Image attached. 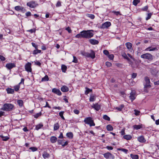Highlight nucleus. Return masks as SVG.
Returning <instances> with one entry per match:
<instances>
[{"mask_svg":"<svg viewBox=\"0 0 159 159\" xmlns=\"http://www.w3.org/2000/svg\"><path fill=\"white\" fill-rule=\"evenodd\" d=\"M91 31H93L92 30H83L80 33L76 34L75 37L77 38H84L89 39L93 37L94 34Z\"/></svg>","mask_w":159,"mask_h":159,"instance_id":"obj_1","label":"nucleus"},{"mask_svg":"<svg viewBox=\"0 0 159 159\" xmlns=\"http://www.w3.org/2000/svg\"><path fill=\"white\" fill-rule=\"evenodd\" d=\"M14 105L11 103H5L3 105L1 110L5 111H11L14 110Z\"/></svg>","mask_w":159,"mask_h":159,"instance_id":"obj_2","label":"nucleus"},{"mask_svg":"<svg viewBox=\"0 0 159 159\" xmlns=\"http://www.w3.org/2000/svg\"><path fill=\"white\" fill-rule=\"evenodd\" d=\"M81 54L86 57H90L92 59H93L95 57V52L93 50H91L90 53L82 51Z\"/></svg>","mask_w":159,"mask_h":159,"instance_id":"obj_3","label":"nucleus"},{"mask_svg":"<svg viewBox=\"0 0 159 159\" xmlns=\"http://www.w3.org/2000/svg\"><path fill=\"white\" fill-rule=\"evenodd\" d=\"M140 57L141 58L147 59L149 61H151L153 59V56L149 53H147L141 55Z\"/></svg>","mask_w":159,"mask_h":159,"instance_id":"obj_4","label":"nucleus"},{"mask_svg":"<svg viewBox=\"0 0 159 159\" xmlns=\"http://www.w3.org/2000/svg\"><path fill=\"white\" fill-rule=\"evenodd\" d=\"M84 121L85 124L89 125L90 127L95 125L93 120L91 117H89L85 118L84 120Z\"/></svg>","mask_w":159,"mask_h":159,"instance_id":"obj_5","label":"nucleus"},{"mask_svg":"<svg viewBox=\"0 0 159 159\" xmlns=\"http://www.w3.org/2000/svg\"><path fill=\"white\" fill-rule=\"evenodd\" d=\"M26 5L28 6L30 8H34L38 5V4L35 1H31L28 2L27 3Z\"/></svg>","mask_w":159,"mask_h":159,"instance_id":"obj_6","label":"nucleus"},{"mask_svg":"<svg viewBox=\"0 0 159 159\" xmlns=\"http://www.w3.org/2000/svg\"><path fill=\"white\" fill-rule=\"evenodd\" d=\"M31 65V64L29 62H28L25 64V70L26 71L30 72L32 71Z\"/></svg>","mask_w":159,"mask_h":159,"instance_id":"obj_7","label":"nucleus"},{"mask_svg":"<svg viewBox=\"0 0 159 159\" xmlns=\"http://www.w3.org/2000/svg\"><path fill=\"white\" fill-rule=\"evenodd\" d=\"M111 25L110 22L107 21L103 23L101 26V28L105 29L109 27Z\"/></svg>","mask_w":159,"mask_h":159,"instance_id":"obj_8","label":"nucleus"},{"mask_svg":"<svg viewBox=\"0 0 159 159\" xmlns=\"http://www.w3.org/2000/svg\"><path fill=\"white\" fill-rule=\"evenodd\" d=\"M16 66V65L14 63H7L6 65V67L10 70Z\"/></svg>","mask_w":159,"mask_h":159,"instance_id":"obj_9","label":"nucleus"},{"mask_svg":"<svg viewBox=\"0 0 159 159\" xmlns=\"http://www.w3.org/2000/svg\"><path fill=\"white\" fill-rule=\"evenodd\" d=\"M144 80L146 83V84L144 85L145 87H151V85L150 84V81L148 78L147 77H146L145 78Z\"/></svg>","mask_w":159,"mask_h":159,"instance_id":"obj_10","label":"nucleus"},{"mask_svg":"<svg viewBox=\"0 0 159 159\" xmlns=\"http://www.w3.org/2000/svg\"><path fill=\"white\" fill-rule=\"evenodd\" d=\"M136 93L135 92L132 91L130 94L129 98L131 101H133L135 98Z\"/></svg>","mask_w":159,"mask_h":159,"instance_id":"obj_11","label":"nucleus"},{"mask_svg":"<svg viewBox=\"0 0 159 159\" xmlns=\"http://www.w3.org/2000/svg\"><path fill=\"white\" fill-rule=\"evenodd\" d=\"M52 92L59 96L61 94V93L60 90L59 89L56 88L53 89L52 90Z\"/></svg>","mask_w":159,"mask_h":159,"instance_id":"obj_12","label":"nucleus"},{"mask_svg":"<svg viewBox=\"0 0 159 159\" xmlns=\"http://www.w3.org/2000/svg\"><path fill=\"white\" fill-rule=\"evenodd\" d=\"M92 107L94 108L96 111H98L101 109V106L98 103L93 104L92 106Z\"/></svg>","mask_w":159,"mask_h":159,"instance_id":"obj_13","label":"nucleus"},{"mask_svg":"<svg viewBox=\"0 0 159 159\" xmlns=\"http://www.w3.org/2000/svg\"><path fill=\"white\" fill-rule=\"evenodd\" d=\"M138 141L140 143H145L146 141L144 136L143 135L139 136L138 138Z\"/></svg>","mask_w":159,"mask_h":159,"instance_id":"obj_14","label":"nucleus"},{"mask_svg":"<svg viewBox=\"0 0 159 159\" xmlns=\"http://www.w3.org/2000/svg\"><path fill=\"white\" fill-rule=\"evenodd\" d=\"M15 9L17 11H25V9L23 7H20L19 6H16L15 7Z\"/></svg>","mask_w":159,"mask_h":159,"instance_id":"obj_15","label":"nucleus"},{"mask_svg":"<svg viewBox=\"0 0 159 159\" xmlns=\"http://www.w3.org/2000/svg\"><path fill=\"white\" fill-rule=\"evenodd\" d=\"M89 42L91 44L93 45L97 44L99 43L98 41L97 40L93 39H90L89 40Z\"/></svg>","mask_w":159,"mask_h":159,"instance_id":"obj_16","label":"nucleus"},{"mask_svg":"<svg viewBox=\"0 0 159 159\" xmlns=\"http://www.w3.org/2000/svg\"><path fill=\"white\" fill-rule=\"evenodd\" d=\"M50 141L51 143H54L57 141V138L55 136H52L50 138Z\"/></svg>","mask_w":159,"mask_h":159,"instance_id":"obj_17","label":"nucleus"},{"mask_svg":"<svg viewBox=\"0 0 159 159\" xmlns=\"http://www.w3.org/2000/svg\"><path fill=\"white\" fill-rule=\"evenodd\" d=\"M61 90L63 92H66L69 91V88L66 86H63L61 87Z\"/></svg>","mask_w":159,"mask_h":159,"instance_id":"obj_18","label":"nucleus"},{"mask_svg":"<svg viewBox=\"0 0 159 159\" xmlns=\"http://www.w3.org/2000/svg\"><path fill=\"white\" fill-rule=\"evenodd\" d=\"M158 50L157 47H154V48H147L145 50V51H157Z\"/></svg>","mask_w":159,"mask_h":159,"instance_id":"obj_19","label":"nucleus"},{"mask_svg":"<svg viewBox=\"0 0 159 159\" xmlns=\"http://www.w3.org/2000/svg\"><path fill=\"white\" fill-rule=\"evenodd\" d=\"M125 45L128 49L130 50L132 47V44L130 42H127L125 43Z\"/></svg>","mask_w":159,"mask_h":159,"instance_id":"obj_20","label":"nucleus"},{"mask_svg":"<svg viewBox=\"0 0 159 159\" xmlns=\"http://www.w3.org/2000/svg\"><path fill=\"white\" fill-rule=\"evenodd\" d=\"M6 90L7 93L13 94L14 92V90L13 89L10 88H7Z\"/></svg>","mask_w":159,"mask_h":159,"instance_id":"obj_21","label":"nucleus"},{"mask_svg":"<svg viewBox=\"0 0 159 159\" xmlns=\"http://www.w3.org/2000/svg\"><path fill=\"white\" fill-rule=\"evenodd\" d=\"M42 156L43 158L45 159L48 158L50 156V155L47 152H44L42 155Z\"/></svg>","mask_w":159,"mask_h":159,"instance_id":"obj_22","label":"nucleus"},{"mask_svg":"<svg viewBox=\"0 0 159 159\" xmlns=\"http://www.w3.org/2000/svg\"><path fill=\"white\" fill-rule=\"evenodd\" d=\"M43 126V124L41 123L39 124L36 125L35 126V129L36 130H38L40 128H41Z\"/></svg>","mask_w":159,"mask_h":159,"instance_id":"obj_23","label":"nucleus"},{"mask_svg":"<svg viewBox=\"0 0 159 159\" xmlns=\"http://www.w3.org/2000/svg\"><path fill=\"white\" fill-rule=\"evenodd\" d=\"M17 103L20 107H22L23 105V102L21 100H18L17 101Z\"/></svg>","mask_w":159,"mask_h":159,"instance_id":"obj_24","label":"nucleus"},{"mask_svg":"<svg viewBox=\"0 0 159 159\" xmlns=\"http://www.w3.org/2000/svg\"><path fill=\"white\" fill-rule=\"evenodd\" d=\"M60 127V125L58 123H57L54 125V130H56L58 129Z\"/></svg>","mask_w":159,"mask_h":159,"instance_id":"obj_25","label":"nucleus"},{"mask_svg":"<svg viewBox=\"0 0 159 159\" xmlns=\"http://www.w3.org/2000/svg\"><path fill=\"white\" fill-rule=\"evenodd\" d=\"M0 137L2 138V139L3 141H7L9 139V138L8 137L4 136L3 135H1L0 136Z\"/></svg>","mask_w":159,"mask_h":159,"instance_id":"obj_26","label":"nucleus"},{"mask_svg":"<svg viewBox=\"0 0 159 159\" xmlns=\"http://www.w3.org/2000/svg\"><path fill=\"white\" fill-rule=\"evenodd\" d=\"M123 138L124 139L127 140H129L132 138V137L131 135H125L123 136Z\"/></svg>","mask_w":159,"mask_h":159,"instance_id":"obj_27","label":"nucleus"},{"mask_svg":"<svg viewBox=\"0 0 159 159\" xmlns=\"http://www.w3.org/2000/svg\"><path fill=\"white\" fill-rule=\"evenodd\" d=\"M133 127L134 129H140L141 128H142V125H135L133 126Z\"/></svg>","mask_w":159,"mask_h":159,"instance_id":"obj_28","label":"nucleus"},{"mask_svg":"<svg viewBox=\"0 0 159 159\" xmlns=\"http://www.w3.org/2000/svg\"><path fill=\"white\" fill-rule=\"evenodd\" d=\"M157 73V71L155 69H153L152 70L151 73L152 75L154 76H156Z\"/></svg>","mask_w":159,"mask_h":159,"instance_id":"obj_29","label":"nucleus"},{"mask_svg":"<svg viewBox=\"0 0 159 159\" xmlns=\"http://www.w3.org/2000/svg\"><path fill=\"white\" fill-rule=\"evenodd\" d=\"M67 67L64 65H62L61 66V69L63 72H65L66 70Z\"/></svg>","mask_w":159,"mask_h":159,"instance_id":"obj_30","label":"nucleus"},{"mask_svg":"<svg viewBox=\"0 0 159 159\" xmlns=\"http://www.w3.org/2000/svg\"><path fill=\"white\" fill-rule=\"evenodd\" d=\"M49 80V78L47 75H46L44 77L42 78L41 81L42 82L48 81Z\"/></svg>","mask_w":159,"mask_h":159,"instance_id":"obj_31","label":"nucleus"},{"mask_svg":"<svg viewBox=\"0 0 159 159\" xmlns=\"http://www.w3.org/2000/svg\"><path fill=\"white\" fill-rule=\"evenodd\" d=\"M66 135L68 138L70 139H72L73 137V134L71 132L67 133L66 134Z\"/></svg>","mask_w":159,"mask_h":159,"instance_id":"obj_32","label":"nucleus"},{"mask_svg":"<svg viewBox=\"0 0 159 159\" xmlns=\"http://www.w3.org/2000/svg\"><path fill=\"white\" fill-rule=\"evenodd\" d=\"M130 157L133 159H138L139 156L137 155L130 154Z\"/></svg>","mask_w":159,"mask_h":159,"instance_id":"obj_33","label":"nucleus"},{"mask_svg":"<svg viewBox=\"0 0 159 159\" xmlns=\"http://www.w3.org/2000/svg\"><path fill=\"white\" fill-rule=\"evenodd\" d=\"M117 150L118 151H122L125 152V153L127 154L128 152V150L127 149H124V148H118L117 149Z\"/></svg>","mask_w":159,"mask_h":159,"instance_id":"obj_34","label":"nucleus"},{"mask_svg":"<svg viewBox=\"0 0 159 159\" xmlns=\"http://www.w3.org/2000/svg\"><path fill=\"white\" fill-rule=\"evenodd\" d=\"M41 52V50L37 49L34 50L33 52V54H37L38 53H40Z\"/></svg>","mask_w":159,"mask_h":159,"instance_id":"obj_35","label":"nucleus"},{"mask_svg":"<svg viewBox=\"0 0 159 159\" xmlns=\"http://www.w3.org/2000/svg\"><path fill=\"white\" fill-rule=\"evenodd\" d=\"M42 115V113L41 112H40L38 113H36L35 115H33V116L35 118H37L38 117Z\"/></svg>","mask_w":159,"mask_h":159,"instance_id":"obj_36","label":"nucleus"},{"mask_svg":"<svg viewBox=\"0 0 159 159\" xmlns=\"http://www.w3.org/2000/svg\"><path fill=\"white\" fill-rule=\"evenodd\" d=\"M107 129L108 131H111L113 130L112 127L110 125H108L107 126Z\"/></svg>","mask_w":159,"mask_h":159,"instance_id":"obj_37","label":"nucleus"},{"mask_svg":"<svg viewBox=\"0 0 159 159\" xmlns=\"http://www.w3.org/2000/svg\"><path fill=\"white\" fill-rule=\"evenodd\" d=\"M140 2V0H134L133 3L134 6H136Z\"/></svg>","mask_w":159,"mask_h":159,"instance_id":"obj_38","label":"nucleus"},{"mask_svg":"<svg viewBox=\"0 0 159 159\" xmlns=\"http://www.w3.org/2000/svg\"><path fill=\"white\" fill-rule=\"evenodd\" d=\"M103 118L104 119L107 120L108 121H110V117L109 116H108L107 115H106L103 116Z\"/></svg>","mask_w":159,"mask_h":159,"instance_id":"obj_39","label":"nucleus"},{"mask_svg":"<svg viewBox=\"0 0 159 159\" xmlns=\"http://www.w3.org/2000/svg\"><path fill=\"white\" fill-rule=\"evenodd\" d=\"M110 155V153L107 152V153H104L103 154V156L105 158L107 159V158H109Z\"/></svg>","mask_w":159,"mask_h":159,"instance_id":"obj_40","label":"nucleus"},{"mask_svg":"<svg viewBox=\"0 0 159 159\" xmlns=\"http://www.w3.org/2000/svg\"><path fill=\"white\" fill-rule=\"evenodd\" d=\"M95 98L93 95L91 96L90 97L89 101L90 102H93L95 100Z\"/></svg>","mask_w":159,"mask_h":159,"instance_id":"obj_41","label":"nucleus"},{"mask_svg":"<svg viewBox=\"0 0 159 159\" xmlns=\"http://www.w3.org/2000/svg\"><path fill=\"white\" fill-rule=\"evenodd\" d=\"M64 111H61L60 112L59 114V115L60 116V117H61V118L63 119V120H65V118L63 116V114L64 113Z\"/></svg>","mask_w":159,"mask_h":159,"instance_id":"obj_42","label":"nucleus"},{"mask_svg":"<svg viewBox=\"0 0 159 159\" xmlns=\"http://www.w3.org/2000/svg\"><path fill=\"white\" fill-rule=\"evenodd\" d=\"M122 56L125 59H126L127 60L128 59H129V58L127 56V54H126V53H123L122 55Z\"/></svg>","mask_w":159,"mask_h":159,"instance_id":"obj_43","label":"nucleus"},{"mask_svg":"<svg viewBox=\"0 0 159 159\" xmlns=\"http://www.w3.org/2000/svg\"><path fill=\"white\" fill-rule=\"evenodd\" d=\"M92 91V90L91 89H90L88 88H86V90L85 92V94L86 95H87L89 93L91 92Z\"/></svg>","mask_w":159,"mask_h":159,"instance_id":"obj_44","label":"nucleus"},{"mask_svg":"<svg viewBox=\"0 0 159 159\" xmlns=\"http://www.w3.org/2000/svg\"><path fill=\"white\" fill-rule=\"evenodd\" d=\"M152 15V14L151 13H148L147 15V16L146 17V20H148L149 19L151 18Z\"/></svg>","mask_w":159,"mask_h":159,"instance_id":"obj_45","label":"nucleus"},{"mask_svg":"<svg viewBox=\"0 0 159 159\" xmlns=\"http://www.w3.org/2000/svg\"><path fill=\"white\" fill-rule=\"evenodd\" d=\"M87 16L92 19H94L95 18L94 15L93 14H88Z\"/></svg>","mask_w":159,"mask_h":159,"instance_id":"obj_46","label":"nucleus"},{"mask_svg":"<svg viewBox=\"0 0 159 159\" xmlns=\"http://www.w3.org/2000/svg\"><path fill=\"white\" fill-rule=\"evenodd\" d=\"M124 105L123 104L121 105L120 107H117L116 109L119 111H121L122 109L124 107Z\"/></svg>","mask_w":159,"mask_h":159,"instance_id":"obj_47","label":"nucleus"},{"mask_svg":"<svg viewBox=\"0 0 159 159\" xmlns=\"http://www.w3.org/2000/svg\"><path fill=\"white\" fill-rule=\"evenodd\" d=\"M29 149L31 150L33 152H35L37 150V148L34 147H31L29 148Z\"/></svg>","mask_w":159,"mask_h":159,"instance_id":"obj_48","label":"nucleus"},{"mask_svg":"<svg viewBox=\"0 0 159 159\" xmlns=\"http://www.w3.org/2000/svg\"><path fill=\"white\" fill-rule=\"evenodd\" d=\"M73 60L72 61V62L75 63H77L78 62V60L76 57H75V56H73Z\"/></svg>","mask_w":159,"mask_h":159,"instance_id":"obj_49","label":"nucleus"},{"mask_svg":"<svg viewBox=\"0 0 159 159\" xmlns=\"http://www.w3.org/2000/svg\"><path fill=\"white\" fill-rule=\"evenodd\" d=\"M61 6V3L60 1H58L56 5V7H60Z\"/></svg>","mask_w":159,"mask_h":159,"instance_id":"obj_50","label":"nucleus"},{"mask_svg":"<svg viewBox=\"0 0 159 159\" xmlns=\"http://www.w3.org/2000/svg\"><path fill=\"white\" fill-rule=\"evenodd\" d=\"M108 57L109 58V59H110L111 60H113L114 58V55L113 54H110V55H108Z\"/></svg>","mask_w":159,"mask_h":159,"instance_id":"obj_51","label":"nucleus"},{"mask_svg":"<svg viewBox=\"0 0 159 159\" xmlns=\"http://www.w3.org/2000/svg\"><path fill=\"white\" fill-rule=\"evenodd\" d=\"M134 114L136 116H138L139 115L140 111H139L137 110H134Z\"/></svg>","mask_w":159,"mask_h":159,"instance_id":"obj_52","label":"nucleus"},{"mask_svg":"<svg viewBox=\"0 0 159 159\" xmlns=\"http://www.w3.org/2000/svg\"><path fill=\"white\" fill-rule=\"evenodd\" d=\"M66 30L69 33H70L72 32V30L69 27H67L66 28Z\"/></svg>","mask_w":159,"mask_h":159,"instance_id":"obj_53","label":"nucleus"},{"mask_svg":"<svg viewBox=\"0 0 159 159\" xmlns=\"http://www.w3.org/2000/svg\"><path fill=\"white\" fill-rule=\"evenodd\" d=\"M31 44L32 45V46L34 47V48H35V49H37L38 48V45H36L35 43H31Z\"/></svg>","mask_w":159,"mask_h":159,"instance_id":"obj_54","label":"nucleus"},{"mask_svg":"<svg viewBox=\"0 0 159 159\" xmlns=\"http://www.w3.org/2000/svg\"><path fill=\"white\" fill-rule=\"evenodd\" d=\"M103 53L106 55L108 56L109 54V52L108 51L106 50H104L103 51Z\"/></svg>","mask_w":159,"mask_h":159,"instance_id":"obj_55","label":"nucleus"},{"mask_svg":"<svg viewBox=\"0 0 159 159\" xmlns=\"http://www.w3.org/2000/svg\"><path fill=\"white\" fill-rule=\"evenodd\" d=\"M106 65L107 67L111 66V65H112L111 63L110 62H108V61L107 62H106Z\"/></svg>","mask_w":159,"mask_h":159,"instance_id":"obj_56","label":"nucleus"},{"mask_svg":"<svg viewBox=\"0 0 159 159\" xmlns=\"http://www.w3.org/2000/svg\"><path fill=\"white\" fill-rule=\"evenodd\" d=\"M0 59L1 61H4L5 60L6 58L3 56L0 55Z\"/></svg>","mask_w":159,"mask_h":159,"instance_id":"obj_57","label":"nucleus"},{"mask_svg":"<svg viewBox=\"0 0 159 159\" xmlns=\"http://www.w3.org/2000/svg\"><path fill=\"white\" fill-rule=\"evenodd\" d=\"M34 63L35 65H38L39 66H40L41 63L40 62L36 61H34Z\"/></svg>","mask_w":159,"mask_h":159,"instance_id":"obj_58","label":"nucleus"},{"mask_svg":"<svg viewBox=\"0 0 159 159\" xmlns=\"http://www.w3.org/2000/svg\"><path fill=\"white\" fill-rule=\"evenodd\" d=\"M112 12L114 14H115L117 16H118L119 15H121V14H120V13L119 11H112Z\"/></svg>","mask_w":159,"mask_h":159,"instance_id":"obj_59","label":"nucleus"},{"mask_svg":"<svg viewBox=\"0 0 159 159\" xmlns=\"http://www.w3.org/2000/svg\"><path fill=\"white\" fill-rule=\"evenodd\" d=\"M137 75V74L136 73H133L132 75V78L134 79L135 78Z\"/></svg>","mask_w":159,"mask_h":159,"instance_id":"obj_60","label":"nucleus"},{"mask_svg":"<svg viewBox=\"0 0 159 159\" xmlns=\"http://www.w3.org/2000/svg\"><path fill=\"white\" fill-rule=\"evenodd\" d=\"M106 148L108 150H111L113 149V148L111 146H107L106 147Z\"/></svg>","mask_w":159,"mask_h":159,"instance_id":"obj_61","label":"nucleus"},{"mask_svg":"<svg viewBox=\"0 0 159 159\" xmlns=\"http://www.w3.org/2000/svg\"><path fill=\"white\" fill-rule=\"evenodd\" d=\"M148 6H145L142 8V10L143 11H147L148 9Z\"/></svg>","mask_w":159,"mask_h":159,"instance_id":"obj_62","label":"nucleus"},{"mask_svg":"<svg viewBox=\"0 0 159 159\" xmlns=\"http://www.w3.org/2000/svg\"><path fill=\"white\" fill-rule=\"evenodd\" d=\"M19 88H20L19 85H16L15 87V90L16 91H18L19 90Z\"/></svg>","mask_w":159,"mask_h":159,"instance_id":"obj_63","label":"nucleus"},{"mask_svg":"<svg viewBox=\"0 0 159 159\" xmlns=\"http://www.w3.org/2000/svg\"><path fill=\"white\" fill-rule=\"evenodd\" d=\"M27 31L30 32L31 33H33L35 32V30L34 29H31L30 30H28Z\"/></svg>","mask_w":159,"mask_h":159,"instance_id":"obj_64","label":"nucleus"}]
</instances>
